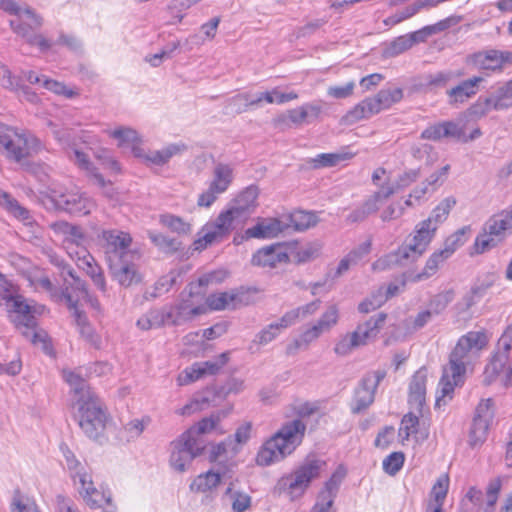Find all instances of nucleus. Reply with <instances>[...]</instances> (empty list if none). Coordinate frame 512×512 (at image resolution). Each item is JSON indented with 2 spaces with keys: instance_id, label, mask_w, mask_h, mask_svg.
Here are the masks:
<instances>
[{
  "instance_id": "obj_1",
  "label": "nucleus",
  "mask_w": 512,
  "mask_h": 512,
  "mask_svg": "<svg viewBox=\"0 0 512 512\" xmlns=\"http://www.w3.org/2000/svg\"><path fill=\"white\" fill-rule=\"evenodd\" d=\"M315 411V407L305 404L298 410L297 417L283 422L260 447L256 456L257 464L269 466L291 455L302 444L305 437L307 429L305 418Z\"/></svg>"
},
{
  "instance_id": "obj_2",
  "label": "nucleus",
  "mask_w": 512,
  "mask_h": 512,
  "mask_svg": "<svg viewBox=\"0 0 512 512\" xmlns=\"http://www.w3.org/2000/svg\"><path fill=\"white\" fill-rule=\"evenodd\" d=\"M0 305H5L10 320L22 335L33 344H41L47 354H51L52 347L47 341L45 332L36 331L35 314L38 308L18 293V288L0 274Z\"/></svg>"
},
{
  "instance_id": "obj_3",
  "label": "nucleus",
  "mask_w": 512,
  "mask_h": 512,
  "mask_svg": "<svg viewBox=\"0 0 512 512\" xmlns=\"http://www.w3.org/2000/svg\"><path fill=\"white\" fill-rule=\"evenodd\" d=\"M487 343L488 336L484 331H470L459 338L439 382L442 396H449L456 386L463 384L466 367L471 358L477 355Z\"/></svg>"
},
{
  "instance_id": "obj_4",
  "label": "nucleus",
  "mask_w": 512,
  "mask_h": 512,
  "mask_svg": "<svg viewBox=\"0 0 512 512\" xmlns=\"http://www.w3.org/2000/svg\"><path fill=\"white\" fill-rule=\"evenodd\" d=\"M435 226H431L426 221L418 223L414 230L411 240L401 247L395 253L388 254L372 264V269L382 271L391 265H407L420 258L427 250L430 242L436 233Z\"/></svg>"
},
{
  "instance_id": "obj_5",
  "label": "nucleus",
  "mask_w": 512,
  "mask_h": 512,
  "mask_svg": "<svg viewBox=\"0 0 512 512\" xmlns=\"http://www.w3.org/2000/svg\"><path fill=\"white\" fill-rule=\"evenodd\" d=\"M212 278V274L200 277L197 282H192L185 288L177 304L167 305L171 314V325H182L206 312L207 309L201 305V302L206 294L205 287L212 281Z\"/></svg>"
},
{
  "instance_id": "obj_6",
  "label": "nucleus",
  "mask_w": 512,
  "mask_h": 512,
  "mask_svg": "<svg viewBox=\"0 0 512 512\" xmlns=\"http://www.w3.org/2000/svg\"><path fill=\"white\" fill-rule=\"evenodd\" d=\"M0 8L4 11L15 15V19L10 20L12 29L24 37L31 45L37 46L40 51L49 50L53 43L40 34L30 33L31 29L38 28L42 25V19L36 15L34 11L28 7H20L13 0H0Z\"/></svg>"
},
{
  "instance_id": "obj_7",
  "label": "nucleus",
  "mask_w": 512,
  "mask_h": 512,
  "mask_svg": "<svg viewBox=\"0 0 512 512\" xmlns=\"http://www.w3.org/2000/svg\"><path fill=\"white\" fill-rule=\"evenodd\" d=\"M42 149L40 140L31 133L0 123V151L7 159L20 163Z\"/></svg>"
},
{
  "instance_id": "obj_8",
  "label": "nucleus",
  "mask_w": 512,
  "mask_h": 512,
  "mask_svg": "<svg viewBox=\"0 0 512 512\" xmlns=\"http://www.w3.org/2000/svg\"><path fill=\"white\" fill-rule=\"evenodd\" d=\"M386 318L387 315L385 313H378L359 323L353 332L340 336L333 349L335 354L344 357L349 355L354 349L374 341L383 329Z\"/></svg>"
},
{
  "instance_id": "obj_9",
  "label": "nucleus",
  "mask_w": 512,
  "mask_h": 512,
  "mask_svg": "<svg viewBox=\"0 0 512 512\" xmlns=\"http://www.w3.org/2000/svg\"><path fill=\"white\" fill-rule=\"evenodd\" d=\"M43 202L48 209L65 211L72 215L85 216L94 208L95 202L85 193L78 190L66 191L53 185L43 196Z\"/></svg>"
},
{
  "instance_id": "obj_10",
  "label": "nucleus",
  "mask_w": 512,
  "mask_h": 512,
  "mask_svg": "<svg viewBox=\"0 0 512 512\" xmlns=\"http://www.w3.org/2000/svg\"><path fill=\"white\" fill-rule=\"evenodd\" d=\"M512 233V205L499 213L492 215L484 224L483 231L474 242L477 254L496 247Z\"/></svg>"
},
{
  "instance_id": "obj_11",
  "label": "nucleus",
  "mask_w": 512,
  "mask_h": 512,
  "mask_svg": "<svg viewBox=\"0 0 512 512\" xmlns=\"http://www.w3.org/2000/svg\"><path fill=\"white\" fill-rule=\"evenodd\" d=\"M403 98V90L398 87L381 89L375 96L368 97L349 110L344 119L347 123H356L363 119L378 114L382 110L389 109L393 104Z\"/></svg>"
},
{
  "instance_id": "obj_12",
  "label": "nucleus",
  "mask_w": 512,
  "mask_h": 512,
  "mask_svg": "<svg viewBox=\"0 0 512 512\" xmlns=\"http://www.w3.org/2000/svg\"><path fill=\"white\" fill-rule=\"evenodd\" d=\"M76 418L83 433L90 439L98 440L105 431L107 413L100 399L95 396L76 402Z\"/></svg>"
},
{
  "instance_id": "obj_13",
  "label": "nucleus",
  "mask_w": 512,
  "mask_h": 512,
  "mask_svg": "<svg viewBox=\"0 0 512 512\" xmlns=\"http://www.w3.org/2000/svg\"><path fill=\"white\" fill-rule=\"evenodd\" d=\"M326 462L315 457H307L290 475L280 480V485L287 489L292 499L301 497L310 483L318 478Z\"/></svg>"
},
{
  "instance_id": "obj_14",
  "label": "nucleus",
  "mask_w": 512,
  "mask_h": 512,
  "mask_svg": "<svg viewBox=\"0 0 512 512\" xmlns=\"http://www.w3.org/2000/svg\"><path fill=\"white\" fill-rule=\"evenodd\" d=\"M192 432L182 433L170 443V465L177 472H184L193 459L200 455L205 448L204 441L191 438Z\"/></svg>"
},
{
  "instance_id": "obj_15",
  "label": "nucleus",
  "mask_w": 512,
  "mask_h": 512,
  "mask_svg": "<svg viewBox=\"0 0 512 512\" xmlns=\"http://www.w3.org/2000/svg\"><path fill=\"white\" fill-rule=\"evenodd\" d=\"M101 237L107 263L127 259V257H141L137 250L131 249L132 237L129 233L120 230H103Z\"/></svg>"
},
{
  "instance_id": "obj_16",
  "label": "nucleus",
  "mask_w": 512,
  "mask_h": 512,
  "mask_svg": "<svg viewBox=\"0 0 512 512\" xmlns=\"http://www.w3.org/2000/svg\"><path fill=\"white\" fill-rule=\"evenodd\" d=\"M494 402L491 398L481 400L475 408L474 416L468 431V445L475 449L484 444L494 419Z\"/></svg>"
},
{
  "instance_id": "obj_17",
  "label": "nucleus",
  "mask_w": 512,
  "mask_h": 512,
  "mask_svg": "<svg viewBox=\"0 0 512 512\" xmlns=\"http://www.w3.org/2000/svg\"><path fill=\"white\" fill-rule=\"evenodd\" d=\"M234 180V170L229 164L218 163L212 171V179L207 190L203 191L197 199L200 207H210L219 195L225 193Z\"/></svg>"
},
{
  "instance_id": "obj_18",
  "label": "nucleus",
  "mask_w": 512,
  "mask_h": 512,
  "mask_svg": "<svg viewBox=\"0 0 512 512\" xmlns=\"http://www.w3.org/2000/svg\"><path fill=\"white\" fill-rule=\"evenodd\" d=\"M234 221L231 212L222 211L214 221L208 222L202 227L201 237L194 243L195 249H205L209 245L223 241L233 231Z\"/></svg>"
},
{
  "instance_id": "obj_19",
  "label": "nucleus",
  "mask_w": 512,
  "mask_h": 512,
  "mask_svg": "<svg viewBox=\"0 0 512 512\" xmlns=\"http://www.w3.org/2000/svg\"><path fill=\"white\" fill-rule=\"evenodd\" d=\"M385 376V370H376L365 374L359 386L355 389L351 404V411L354 414L366 410L374 402L376 389Z\"/></svg>"
},
{
  "instance_id": "obj_20",
  "label": "nucleus",
  "mask_w": 512,
  "mask_h": 512,
  "mask_svg": "<svg viewBox=\"0 0 512 512\" xmlns=\"http://www.w3.org/2000/svg\"><path fill=\"white\" fill-rule=\"evenodd\" d=\"M229 352L221 353L216 359L194 363L177 377L179 386L188 385L204 375H214L229 361Z\"/></svg>"
},
{
  "instance_id": "obj_21",
  "label": "nucleus",
  "mask_w": 512,
  "mask_h": 512,
  "mask_svg": "<svg viewBox=\"0 0 512 512\" xmlns=\"http://www.w3.org/2000/svg\"><path fill=\"white\" fill-rule=\"evenodd\" d=\"M512 54L507 51L488 49L479 51L470 56V63L478 70L485 72L501 71L504 65L511 60Z\"/></svg>"
},
{
  "instance_id": "obj_22",
  "label": "nucleus",
  "mask_w": 512,
  "mask_h": 512,
  "mask_svg": "<svg viewBox=\"0 0 512 512\" xmlns=\"http://www.w3.org/2000/svg\"><path fill=\"white\" fill-rule=\"evenodd\" d=\"M75 483H78V491L90 508H101L104 504L110 503V494L98 490L94 486L91 475L86 471H77Z\"/></svg>"
},
{
  "instance_id": "obj_23",
  "label": "nucleus",
  "mask_w": 512,
  "mask_h": 512,
  "mask_svg": "<svg viewBox=\"0 0 512 512\" xmlns=\"http://www.w3.org/2000/svg\"><path fill=\"white\" fill-rule=\"evenodd\" d=\"M139 260L140 258L127 257V259L108 263L112 278L123 287H129L133 284L139 283L141 281V275L136 264Z\"/></svg>"
},
{
  "instance_id": "obj_24",
  "label": "nucleus",
  "mask_w": 512,
  "mask_h": 512,
  "mask_svg": "<svg viewBox=\"0 0 512 512\" xmlns=\"http://www.w3.org/2000/svg\"><path fill=\"white\" fill-rule=\"evenodd\" d=\"M288 262L287 247L282 243L271 244L257 250L251 259L253 265L263 268H275Z\"/></svg>"
},
{
  "instance_id": "obj_25",
  "label": "nucleus",
  "mask_w": 512,
  "mask_h": 512,
  "mask_svg": "<svg viewBox=\"0 0 512 512\" xmlns=\"http://www.w3.org/2000/svg\"><path fill=\"white\" fill-rule=\"evenodd\" d=\"M185 149L184 144H169L161 150L146 152L140 146H134L132 147V153L136 158L147 164L160 166L166 164L173 156L180 154Z\"/></svg>"
},
{
  "instance_id": "obj_26",
  "label": "nucleus",
  "mask_w": 512,
  "mask_h": 512,
  "mask_svg": "<svg viewBox=\"0 0 512 512\" xmlns=\"http://www.w3.org/2000/svg\"><path fill=\"white\" fill-rule=\"evenodd\" d=\"M206 304L210 310L215 311L227 308L236 309L242 305L248 304L247 294L239 290L215 293L206 298Z\"/></svg>"
},
{
  "instance_id": "obj_27",
  "label": "nucleus",
  "mask_w": 512,
  "mask_h": 512,
  "mask_svg": "<svg viewBox=\"0 0 512 512\" xmlns=\"http://www.w3.org/2000/svg\"><path fill=\"white\" fill-rule=\"evenodd\" d=\"M286 230L284 221L277 218H259L256 225L245 230L246 239H270Z\"/></svg>"
},
{
  "instance_id": "obj_28",
  "label": "nucleus",
  "mask_w": 512,
  "mask_h": 512,
  "mask_svg": "<svg viewBox=\"0 0 512 512\" xmlns=\"http://www.w3.org/2000/svg\"><path fill=\"white\" fill-rule=\"evenodd\" d=\"M259 189L255 185H250L241 191L233 200V205L225 210L231 212V217L235 220L244 213L250 212L257 206Z\"/></svg>"
},
{
  "instance_id": "obj_29",
  "label": "nucleus",
  "mask_w": 512,
  "mask_h": 512,
  "mask_svg": "<svg viewBox=\"0 0 512 512\" xmlns=\"http://www.w3.org/2000/svg\"><path fill=\"white\" fill-rule=\"evenodd\" d=\"M482 81V77H473L462 81L457 86L448 90L449 104L455 106L468 101V99L476 95L478 86Z\"/></svg>"
},
{
  "instance_id": "obj_30",
  "label": "nucleus",
  "mask_w": 512,
  "mask_h": 512,
  "mask_svg": "<svg viewBox=\"0 0 512 512\" xmlns=\"http://www.w3.org/2000/svg\"><path fill=\"white\" fill-rule=\"evenodd\" d=\"M171 314L167 305L161 308H154L149 310L137 320V326L141 330H150L161 328L166 325H171Z\"/></svg>"
},
{
  "instance_id": "obj_31",
  "label": "nucleus",
  "mask_w": 512,
  "mask_h": 512,
  "mask_svg": "<svg viewBox=\"0 0 512 512\" xmlns=\"http://www.w3.org/2000/svg\"><path fill=\"white\" fill-rule=\"evenodd\" d=\"M56 234L63 236V245H85L87 238L82 229L66 221H57L51 224Z\"/></svg>"
},
{
  "instance_id": "obj_32",
  "label": "nucleus",
  "mask_w": 512,
  "mask_h": 512,
  "mask_svg": "<svg viewBox=\"0 0 512 512\" xmlns=\"http://www.w3.org/2000/svg\"><path fill=\"white\" fill-rule=\"evenodd\" d=\"M63 297L72 311L73 317L79 328L80 334L87 340L93 341L94 331L91 325L88 323L86 316L76 307V302L74 301L72 293L69 291V287L66 286L63 291Z\"/></svg>"
},
{
  "instance_id": "obj_33",
  "label": "nucleus",
  "mask_w": 512,
  "mask_h": 512,
  "mask_svg": "<svg viewBox=\"0 0 512 512\" xmlns=\"http://www.w3.org/2000/svg\"><path fill=\"white\" fill-rule=\"evenodd\" d=\"M460 135L458 125L452 121H444L427 127L421 133V138L438 141L444 137H455Z\"/></svg>"
},
{
  "instance_id": "obj_34",
  "label": "nucleus",
  "mask_w": 512,
  "mask_h": 512,
  "mask_svg": "<svg viewBox=\"0 0 512 512\" xmlns=\"http://www.w3.org/2000/svg\"><path fill=\"white\" fill-rule=\"evenodd\" d=\"M427 372L419 369L412 377L409 385V402L421 407L425 401Z\"/></svg>"
},
{
  "instance_id": "obj_35",
  "label": "nucleus",
  "mask_w": 512,
  "mask_h": 512,
  "mask_svg": "<svg viewBox=\"0 0 512 512\" xmlns=\"http://www.w3.org/2000/svg\"><path fill=\"white\" fill-rule=\"evenodd\" d=\"M485 108L482 113L491 110H503L512 107V85H505L497 90V92L485 99Z\"/></svg>"
},
{
  "instance_id": "obj_36",
  "label": "nucleus",
  "mask_w": 512,
  "mask_h": 512,
  "mask_svg": "<svg viewBox=\"0 0 512 512\" xmlns=\"http://www.w3.org/2000/svg\"><path fill=\"white\" fill-rule=\"evenodd\" d=\"M63 377L74 392L76 402L80 400L84 401L96 396L88 386L87 382L78 373L70 370H64Z\"/></svg>"
},
{
  "instance_id": "obj_37",
  "label": "nucleus",
  "mask_w": 512,
  "mask_h": 512,
  "mask_svg": "<svg viewBox=\"0 0 512 512\" xmlns=\"http://www.w3.org/2000/svg\"><path fill=\"white\" fill-rule=\"evenodd\" d=\"M286 220L284 221L286 229L293 228L296 231H304L315 226L318 222V217L313 212L296 210L290 213Z\"/></svg>"
},
{
  "instance_id": "obj_38",
  "label": "nucleus",
  "mask_w": 512,
  "mask_h": 512,
  "mask_svg": "<svg viewBox=\"0 0 512 512\" xmlns=\"http://www.w3.org/2000/svg\"><path fill=\"white\" fill-rule=\"evenodd\" d=\"M297 98L298 94L296 92L292 91L289 93H283L278 87H276L270 91L256 94L255 97H253L251 104L255 106H260L262 102H266L268 104H284L292 100H296Z\"/></svg>"
},
{
  "instance_id": "obj_39",
  "label": "nucleus",
  "mask_w": 512,
  "mask_h": 512,
  "mask_svg": "<svg viewBox=\"0 0 512 512\" xmlns=\"http://www.w3.org/2000/svg\"><path fill=\"white\" fill-rule=\"evenodd\" d=\"M457 200L454 196H448L444 198L431 212L430 216L425 219L428 224L432 227H438L446 221L451 210L455 207Z\"/></svg>"
},
{
  "instance_id": "obj_40",
  "label": "nucleus",
  "mask_w": 512,
  "mask_h": 512,
  "mask_svg": "<svg viewBox=\"0 0 512 512\" xmlns=\"http://www.w3.org/2000/svg\"><path fill=\"white\" fill-rule=\"evenodd\" d=\"M508 360V355L505 352L497 351L489 363L486 365L484 373H483V382L486 385H490L493 383L500 373L503 371L504 366Z\"/></svg>"
},
{
  "instance_id": "obj_41",
  "label": "nucleus",
  "mask_w": 512,
  "mask_h": 512,
  "mask_svg": "<svg viewBox=\"0 0 512 512\" xmlns=\"http://www.w3.org/2000/svg\"><path fill=\"white\" fill-rule=\"evenodd\" d=\"M67 154L69 156V158L81 169L87 171V172H90L96 183L101 186V187H104L106 182L103 178V176L99 173H95L94 172V168L92 166V163L90 162L89 160V157L86 153H84L83 151L79 150L78 148L76 147H72L71 149H69L67 151Z\"/></svg>"
},
{
  "instance_id": "obj_42",
  "label": "nucleus",
  "mask_w": 512,
  "mask_h": 512,
  "mask_svg": "<svg viewBox=\"0 0 512 512\" xmlns=\"http://www.w3.org/2000/svg\"><path fill=\"white\" fill-rule=\"evenodd\" d=\"M353 154L350 152L322 153L310 160L313 168L334 167L342 162L350 160Z\"/></svg>"
},
{
  "instance_id": "obj_43",
  "label": "nucleus",
  "mask_w": 512,
  "mask_h": 512,
  "mask_svg": "<svg viewBox=\"0 0 512 512\" xmlns=\"http://www.w3.org/2000/svg\"><path fill=\"white\" fill-rule=\"evenodd\" d=\"M448 258L449 257L441 249L435 251L428 258L423 271L415 275L412 281L417 282L431 277L437 272L439 265L446 261Z\"/></svg>"
},
{
  "instance_id": "obj_44",
  "label": "nucleus",
  "mask_w": 512,
  "mask_h": 512,
  "mask_svg": "<svg viewBox=\"0 0 512 512\" xmlns=\"http://www.w3.org/2000/svg\"><path fill=\"white\" fill-rule=\"evenodd\" d=\"M0 205L5 207L16 218L26 221L30 219V212L13 198L9 193L0 190Z\"/></svg>"
},
{
  "instance_id": "obj_45",
  "label": "nucleus",
  "mask_w": 512,
  "mask_h": 512,
  "mask_svg": "<svg viewBox=\"0 0 512 512\" xmlns=\"http://www.w3.org/2000/svg\"><path fill=\"white\" fill-rule=\"evenodd\" d=\"M319 304L320 301L316 300L286 312L282 316V322L284 323V326H291L297 321L298 318H304L308 315L314 314L318 310Z\"/></svg>"
},
{
  "instance_id": "obj_46",
  "label": "nucleus",
  "mask_w": 512,
  "mask_h": 512,
  "mask_svg": "<svg viewBox=\"0 0 512 512\" xmlns=\"http://www.w3.org/2000/svg\"><path fill=\"white\" fill-rule=\"evenodd\" d=\"M470 231V226H464L458 229L446 238L444 247L441 250L450 258L453 253L467 241V234Z\"/></svg>"
},
{
  "instance_id": "obj_47",
  "label": "nucleus",
  "mask_w": 512,
  "mask_h": 512,
  "mask_svg": "<svg viewBox=\"0 0 512 512\" xmlns=\"http://www.w3.org/2000/svg\"><path fill=\"white\" fill-rule=\"evenodd\" d=\"M221 481V475L213 471L197 476L191 484V489L198 492H207L217 487Z\"/></svg>"
},
{
  "instance_id": "obj_48",
  "label": "nucleus",
  "mask_w": 512,
  "mask_h": 512,
  "mask_svg": "<svg viewBox=\"0 0 512 512\" xmlns=\"http://www.w3.org/2000/svg\"><path fill=\"white\" fill-rule=\"evenodd\" d=\"M105 132L108 136L118 140L119 146L131 144L134 147L139 146L138 144L141 142L137 131L130 127L121 126L113 130H106Z\"/></svg>"
},
{
  "instance_id": "obj_49",
  "label": "nucleus",
  "mask_w": 512,
  "mask_h": 512,
  "mask_svg": "<svg viewBox=\"0 0 512 512\" xmlns=\"http://www.w3.org/2000/svg\"><path fill=\"white\" fill-rule=\"evenodd\" d=\"M339 321V308L336 304L327 306L320 318L314 323L323 333H328Z\"/></svg>"
},
{
  "instance_id": "obj_50",
  "label": "nucleus",
  "mask_w": 512,
  "mask_h": 512,
  "mask_svg": "<svg viewBox=\"0 0 512 512\" xmlns=\"http://www.w3.org/2000/svg\"><path fill=\"white\" fill-rule=\"evenodd\" d=\"M219 422L220 417L218 415H211L210 417L203 418L186 432H192L191 438H194L197 441H204L202 439V435L217 430Z\"/></svg>"
},
{
  "instance_id": "obj_51",
  "label": "nucleus",
  "mask_w": 512,
  "mask_h": 512,
  "mask_svg": "<svg viewBox=\"0 0 512 512\" xmlns=\"http://www.w3.org/2000/svg\"><path fill=\"white\" fill-rule=\"evenodd\" d=\"M288 327L289 326H284L281 317L277 322L271 323L265 328H263L261 331H259L255 336L254 342L259 345H267L268 343L276 339L282 330Z\"/></svg>"
},
{
  "instance_id": "obj_52",
  "label": "nucleus",
  "mask_w": 512,
  "mask_h": 512,
  "mask_svg": "<svg viewBox=\"0 0 512 512\" xmlns=\"http://www.w3.org/2000/svg\"><path fill=\"white\" fill-rule=\"evenodd\" d=\"M324 334L315 324L302 332L299 339H296L292 344L287 347V354H293L302 345L308 346L310 343L317 340Z\"/></svg>"
},
{
  "instance_id": "obj_53",
  "label": "nucleus",
  "mask_w": 512,
  "mask_h": 512,
  "mask_svg": "<svg viewBox=\"0 0 512 512\" xmlns=\"http://www.w3.org/2000/svg\"><path fill=\"white\" fill-rule=\"evenodd\" d=\"M419 418L413 413H407L403 416L398 435L402 442L407 441L411 435L418 432Z\"/></svg>"
},
{
  "instance_id": "obj_54",
  "label": "nucleus",
  "mask_w": 512,
  "mask_h": 512,
  "mask_svg": "<svg viewBox=\"0 0 512 512\" xmlns=\"http://www.w3.org/2000/svg\"><path fill=\"white\" fill-rule=\"evenodd\" d=\"M410 38L408 33L395 38L384 49V55L395 57L409 50L413 46Z\"/></svg>"
},
{
  "instance_id": "obj_55",
  "label": "nucleus",
  "mask_w": 512,
  "mask_h": 512,
  "mask_svg": "<svg viewBox=\"0 0 512 512\" xmlns=\"http://www.w3.org/2000/svg\"><path fill=\"white\" fill-rule=\"evenodd\" d=\"M69 286H71L72 289L77 291L76 298L73 296L76 304L78 303V301L83 300L86 303H89L91 305V307H93L94 309L100 308L99 301L95 297H93L89 294V292L86 288L85 281L78 278V279H75L74 282L69 283Z\"/></svg>"
},
{
  "instance_id": "obj_56",
  "label": "nucleus",
  "mask_w": 512,
  "mask_h": 512,
  "mask_svg": "<svg viewBox=\"0 0 512 512\" xmlns=\"http://www.w3.org/2000/svg\"><path fill=\"white\" fill-rule=\"evenodd\" d=\"M492 285L493 280H484L476 283L465 298L467 308H470L483 298Z\"/></svg>"
},
{
  "instance_id": "obj_57",
  "label": "nucleus",
  "mask_w": 512,
  "mask_h": 512,
  "mask_svg": "<svg viewBox=\"0 0 512 512\" xmlns=\"http://www.w3.org/2000/svg\"><path fill=\"white\" fill-rule=\"evenodd\" d=\"M411 155L417 161H423L427 165H431L436 160L433 147L429 144H415L411 147Z\"/></svg>"
},
{
  "instance_id": "obj_58",
  "label": "nucleus",
  "mask_w": 512,
  "mask_h": 512,
  "mask_svg": "<svg viewBox=\"0 0 512 512\" xmlns=\"http://www.w3.org/2000/svg\"><path fill=\"white\" fill-rule=\"evenodd\" d=\"M226 495H229L232 501L233 512H244L251 505V497L243 492L233 491L231 487L226 490Z\"/></svg>"
},
{
  "instance_id": "obj_59",
  "label": "nucleus",
  "mask_w": 512,
  "mask_h": 512,
  "mask_svg": "<svg viewBox=\"0 0 512 512\" xmlns=\"http://www.w3.org/2000/svg\"><path fill=\"white\" fill-rule=\"evenodd\" d=\"M50 262L61 270V276L63 277L65 283L69 285V283L74 282L75 279L79 277L76 275L75 270L68 265L60 256L55 253L49 254Z\"/></svg>"
},
{
  "instance_id": "obj_60",
  "label": "nucleus",
  "mask_w": 512,
  "mask_h": 512,
  "mask_svg": "<svg viewBox=\"0 0 512 512\" xmlns=\"http://www.w3.org/2000/svg\"><path fill=\"white\" fill-rule=\"evenodd\" d=\"M453 300V292L446 291L439 293L431 298L428 304V310L432 311L433 315L442 313L448 304Z\"/></svg>"
},
{
  "instance_id": "obj_61",
  "label": "nucleus",
  "mask_w": 512,
  "mask_h": 512,
  "mask_svg": "<svg viewBox=\"0 0 512 512\" xmlns=\"http://www.w3.org/2000/svg\"><path fill=\"white\" fill-rule=\"evenodd\" d=\"M405 456L402 452H393L383 460V470L391 476L396 475L404 465Z\"/></svg>"
},
{
  "instance_id": "obj_62",
  "label": "nucleus",
  "mask_w": 512,
  "mask_h": 512,
  "mask_svg": "<svg viewBox=\"0 0 512 512\" xmlns=\"http://www.w3.org/2000/svg\"><path fill=\"white\" fill-rule=\"evenodd\" d=\"M253 97L250 93H240L227 100V107L231 108L233 112L240 114L247 110L251 104Z\"/></svg>"
},
{
  "instance_id": "obj_63",
  "label": "nucleus",
  "mask_w": 512,
  "mask_h": 512,
  "mask_svg": "<svg viewBox=\"0 0 512 512\" xmlns=\"http://www.w3.org/2000/svg\"><path fill=\"white\" fill-rule=\"evenodd\" d=\"M160 222L178 234H187L190 231V225L184 222L180 217L174 215H162Z\"/></svg>"
},
{
  "instance_id": "obj_64",
  "label": "nucleus",
  "mask_w": 512,
  "mask_h": 512,
  "mask_svg": "<svg viewBox=\"0 0 512 512\" xmlns=\"http://www.w3.org/2000/svg\"><path fill=\"white\" fill-rule=\"evenodd\" d=\"M346 474V471L339 467L329 478L328 481H326L324 488L320 491V493H327L329 496H332L333 498H336L339 486L344 479Z\"/></svg>"
}]
</instances>
